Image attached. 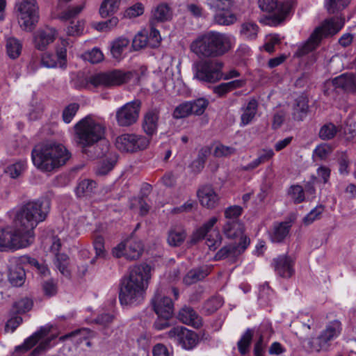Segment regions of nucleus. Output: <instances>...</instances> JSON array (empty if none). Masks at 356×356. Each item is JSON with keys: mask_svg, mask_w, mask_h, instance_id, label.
I'll list each match as a JSON object with an SVG mask.
<instances>
[{"mask_svg": "<svg viewBox=\"0 0 356 356\" xmlns=\"http://www.w3.org/2000/svg\"><path fill=\"white\" fill-rule=\"evenodd\" d=\"M49 209L50 202L45 198L23 205L15 215L14 227L0 230V252L13 251L31 245L34 241V229L45 220Z\"/></svg>", "mask_w": 356, "mask_h": 356, "instance_id": "obj_1", "label": "nucleus"}, {"mask_svg": "<svg viewBox=\"0 0 356 356\" xmlns=\"http://www.w3.org/2000/svg\"><path fill=\"white\" fill-rule=\"evenodd\" d=\"M150 271L151 268L147 264L131 269L129 277L121 282L119 299L122 305H138L143 300L151 277Z\"/></svg>", "mask_w": 356, "mask_h": 356, "instance_id": "obj_2", "label": "nucleus"}, {"mask_svg": "<svg viewBox=\"0 0 356 356\" xmlns=\"http://www.w3.org/2000/svg\"><path fill=\"white\" fill-rule=\"evenodd\" d=\"M70 156L71 154L67 148L56 142L38 144L31 153L34 165L43 172H51L63 165Z\"/></svg>", "mask_w": 356, "mask_h": 356, "instance_id": "obj_3", "label": "nucleus"}, {"mask_svg": "<svg viewBox=\"0 0 356 356\" xmlns=\"http://www.w3.org/2000/svg\"><path fill=\"white\" fill-rule=\"evenodd\" d=\"M190 47L200 58L220 56L231 48V37L218 31H208L198 36L191 43Z\"/></svg>", "mask_w": 356, "mask_h": 356, "instance_id": "obj_4", "label": "nucleus"}, {"mask_svg": "<svg viewBox=\"0 0 356 356\" xmlns=\"http://www.w3.org/2000/svg\"><path fill=\"white\" fill-rule=\"evenodd\" d=\"M74 129L76 144L85 151L104 138L106 128L100 121L86 116L74 125Z\"/></svg>", "mask_w": 356, "mask_h": 356, "instance_id": "obj_5", "label": "nucleus"}, {"mask_svg": "<svg viewBox=\"0 0 356 356\" xmlns=\"http://www.w3.org/2000/svg\"><path fill=\"white\" fill-rule=\"evenodd\" d=\"M345 23L344 18L333 17L324 21L321 26L315 29L307 40L300 44L295 53V56L302 57L314 51L323 38L337 33Z\"/></svg>", "mask_w": 356, "mask_h": 356, "instance_id": "obj_6", "label": "nucleus"}, {"mask_svg": "<svg viewBox=\"0 0 356 356\" xmlns=\"http://www.w3.org/2000/svg\"><path fill=\"white\" fill-rule=\"evenodd\" d=\"M341 330L342 325L339 321L329 322L318 337L309 339V348L316 353L329 351L332 341L341 334Z\"/></svg>", "mask_w": 356, "mask_h": 356, "instance_id": "obj_7", "label": "nucleus"}, {"mask_svg": "<svg viewBox=\"0 0 356 356\" xmlns=\"http://www.w3.org/2000/svg\"><path fill=\"white\" fill-rule=\"evenodd\" d=\"M51 327L52 326L50 325L41 327L39 330L27 338L22 345L16 347V350L27 351L42 340L31 353L32 356L40 355L42 351L49 348L51 341L56 338L55 335L46 337L51 332Z\"/></svg>", "mask_w": 356, "mask_h": 356, "instance_id": "obj_8", "label": "nucleus"}, {"mask_svg": "<svg viewBox=\"0 0 356 356\" xmlns=\"http://www.w3.org/2000/svg\"><path fill=\"white\" fill-rule=\"evenodd\" d=\"M222 63L218 60H201L193 65L194 77L201 81L215 83L222 78Z\"/></svg>", "mask_w": 356, "mask_h": 356, "instance_id": "obj_9", "label": "nucleus"}, {"mask_svg": "<svg viewBox=\"0 0 356 356\" xmlns=\"http://www.w3.org/2000/svg\"><path fill=\"white\" fill-rule=\"evenodd\" d=\"M19 23L25 31H31L39 20V8L36 0H22L17 5Z\"/></svg>", "mask_w": 356, "mask_h": 356, "instance_id": "obj_10", "label": "nucleus"}, {"mask_svg": "<svg viewBox=\"0 0 356 356\" xmlns=\"http://www.w3.org/2000/svg\"><path fill=\"white\" fill-rule=\"evenodd\" d=\"M133 76L131 72L114 70L97 74L90 79V83L95 87H114L124 84Z\"/></svg>", "mask_w": 356, "mask_h": 356, "instance_id": "obj_11", "label": "nucleus"}, {"mask_svg": "<svg viewBox=\"0 0 356 356\" xmlns=\"http://www.w3.org/2000/svg\"><path fill=\"white\" fill-rule=\"evenodd\" d=\"M149 142V137L135 134H125L116 138L115 145L122 152H135L146 149Z\"/></svg>", "mask_w": 356, "mask_h": 356, "instance_id": "obj_12", "label": "nucleus"}, {"mask_svg": "<svg viewBox=\"0 0 356 356\" xmlns=\"http://www.w3.org/2000/svg\"><path fill=\"white\" fill-rule=\"evenodd\" d=\"M143 244L139 239L129 238L119 243L112 250L114 257H124L128 260H136L143 252Z\"/></svg>", "mask_w": 356, "mask_h": 356, "instance_id": "obj_13", "label": "nucleus"}, {"mask_svg": "<svg viewBox=\"0 0 356 356\" xmlns=\"http://www.w3.org/2000/svg\"><path fill=\"white\" fill-rule=\"evenodd\" d=\"M141 102L138 99L128 102L119 108L115 114L118 124L127 127L136 123L139 117Z\"/></svg>", "mask_w": 356, "mask_h": 356, "instance_id": "obj_14", "label": "nucleus"}, {"mask_svg": "<svg viewBox=\"0 0 356 356\" xmlns=\"http://www.w3.org/2000/svg\"><path fill=\"white\" fill-rule=\"evenodd\" d=\"M154 312L159 318H170L173 314L174 305L172 300L157 291L152 300Z\"/></svg>", "mask_w": 356, "mask_h": 356, "instance_id": "obj_15", "label": "nucleus"}, {"mask_svg": "<svg viewBox=\"0 0 356 356\" xmlns=\"http://www.w3.org/2000/svg\"><path fill=\"white\" fill-rule=\"evenodd\" d=\"M57 35V31L54 28L45 26L40 29L33 35L34 46L37 49L43 51L55 40Z\"/></svg>", "mask_w": 356, "mask_h": 356, "instance_id": "obj_16", "label": "nucleus"}, {"mask_svg": "<svg viewBox=\"0 0 356 356\" xmlns=\"http://www.w3.org/2000/svg\"><path fill=\"white\" fill-rule=\"evenodd\" d=\"M271 264L276 274L283 278L291 277L295 272L294 261L287 255H279L273 259Z\"/></svg>", "mask_w": 356, "mask_h": 356, "instance_id": "obj_17", "label": "nucleus"}, {"mask_svg": "<svg viewBox=\"0 0 356 356\" xmlns=\"http://www.w3.org/2000/svg\"><path fill=\"white\" fill-rule=\"evenodd\" d=\"M250 245L248 237L241 238V241L236 244H229L222 248L216 254V259H223L227 257H236L241 254Z\"/></svg>", "mask_w": 356, "mask_h": 356, "instance_id": "obj_18", "label": "nucleus"}, {"mask_svg": "<svg viewBox=\"0 0 356 356\" xmlns=\"http://www.w3.org/2000/svg\"><path fill=\"white\" fill-rule=\"evenodd\" d=\"M197 197L200 204L208 209L216 207L219 201L218 195L211 186L205 185L197 191Z\"/></svg>", "mask_w": 356, "mask_h": 356, "instance_id": "obj_19", "label": "nucleus"}, {"mask_svg": "<svg viewBox=\"0 0 356 356\" xmlns=\"http://www.w3.org/2000/svg\"><path fill=\"white\" fill-rule=\"evenodd\" d=\"M129 44V40L123 36L113 40L109 45L112 58L118 61L122 60L127 55Z\"/></svg>", "mask_w": 356, "mask_h": 356, "instance_id": "obj_20", "label": "nucleus"}, {"mask_svg": "<svg viewBox=\"0 0 356 356\" xmlns=\"http://www.w3.org/2000/svg\"><path fill=\"white\" fill-rule=\"evenodd\" d=\"M291 226L292 222L290 220L274 223L269 232L270 241L273 243L282 242L289 236Z\"/></svg>", "mask_w": 356, "mask_h": 356, "instance_id": "obj_21", "label": "nucleus"}, {"mask_svg": "<svg viewBox=\"0 0 356 356\" xmlns=\"http://www.w3.org/2000/svg\"><path fill=\"white\" fill-rule=\"evenodd\" d=\"M258 102L255 99H251L244 104L241 108V127H245L252 122L258 110Z\"/></svg>", "mask_w": 356, "mask_h": 356, "instance_id": "obj_22", "label": "nucleus"}, {"mask_svg": "<svg viewBox=\"0 0 356 356\" xmlns=\"http://www.w3.org/2000/svg\"><path fill=\"white\" fill-rule=\"evenodd\" d=\"M178 319L183 323L198 328L202 325L201 317L190 307H184L178 314Z\"/></svg>", "mask_w": 356, "mask_h": 356, "instance_id": "obj_23", "label": "nucleus"}, {"mask_svg": "<svg viewBox=\"0 0 356 356\" xmlns=\"http://www.w3.org/2000/svg\"><path fill=\"white\" fill-rule=\"evenodd\" d=\"M159 112L156 109L148 111L144 115L143 121V129L149 136V138L154 135L158 128Z\"/></svg>", "mask_w": 356, "mask_h": 356, "instance_id": "obj_24", "label": "nucleus"}, {"mask_svg": "<svg viewBox=\"0 0 356 356\" xmlns=\"http://www.w3.org/2000/svg\"><path fill=\"white\" fill-rule=\"evenodd\" d=\"M243 225L240 220L225 222L222 227V232L228 238L235 239L240 238V241L243 237Z\"/></svg>", "mask_w": 356, "mask_h": 356, "instance_id": "obj_25", "label": "nucleus"}, {"mask_svg": "<svg viewBox=\"0 0 356 356\" xmlns=\"http://www.w3.org/2000/svg\"><path fill=\"white\" fill-rule=\"evenodd\" d=\"M335 88H341L344 91L356 92V78L352 74H343L332 80Z\"/></svg>", "mask_w": 356, "mask_h": 356, "instance_id": "obj_26", "label": "nucleus"}, {"mask_svg": "<svg viewBox=\"0 0 356 356\" xmlns=\"http://www.w3.org/2000/svg\"><path fill=\"white\" fill-rule=\"evenodd\" d=\"M309 111L308 100L305 97L300 96L296 99L293 108L292 115L294 120L298 121L303 120Z\"/></svg>", "mask_w": 356, "mask_h": 356, "instance_id": "obj_27", "label": "nucleus"}, {"mask_svg": "<svg viewBox=\"0 0 356 356\" xmlns=\"http://www.w3.org/2000/svg\"><path fill=\"white\" fill-rule=\"evenodd\" d=\"M186 238V230L181 227H172L168 234L167 241L172 247L180 246Z\"/></svg>", "mask_w": 356, "mask_h": 356, "instance_id": "obj_28", "label": "nucleus"}, {"mask_svg": "<svg viewBox=\"0 0 356 356\" xmlns=\"http://www.w3.org/2000/svg\"><path fill=\"white\" fill-rule=\"evenodd\" d=\"M217 222L218 218L216 216L211 217L209 220L205 222L200 228L194 232L190 241L191 243L195 244L199 241L203 239Z\"/></svg>", "mask_w": 356, "mask_h": 356, "instance_id": "obj_29", "label": "nucleus"}, {"mask_svg": "<svg viewBox=\"0 0 356 356\" xmlns=\"http://www.w3.org/2000/svg\"><path fill=\"white\" fill-rule=\"evenodd\" d=\"M122 0H104L99 7V13L102 17L106 18L118 12Z\"/></svg>", "mask_w": 356, "mask_h": 356, "instance_id": "obj_30", "label": "nucleus"}, {"mask_svg": "<svg viewBox=\"0 0 356 356\" xmlns=\"http://www.w3.org/2000/svg\"><path fill=\"white\" fill-rule=\"evenodd\" d=\"M171 17L172 12L170 8L166 4L161 3L152 10L151 22L152 23L154 22H162L169 20Z\"/></svg>", "mask_w": 356, "mask_h": 356, "instance_id": "obj_31", "label": "nucleus"}, {"mask_svg": "<svg viewBox=\"0 0 356 356\" xmlns=\"http://www.w3.org/2000/svg\"><path fill=\"white\" fill-rule=\"evenodd\" d=\"M179 343L185 349H192L197 343V336L194 332L184 327Z\"/></svg>", "mask_w": 356, "mask_h": 356, "instance_id": "obj_32", "label": "nucleus"}, {"mask_svg": "<svg viewBox=\"0 0 356 356\" xmlns=\"http://www.w3.org/2000/svg\"><path fill=\"white\" fill-rule=\"evenodd\" d=\"M214 16V21L220 25L228 26L235 22L236 16L232 13L229 8L218 9Z\"/></svg>", "mask_w": 356, "mask_h": 356, "instance_id": "obj_33", "label": "nucleus"}, {"mask_svg": "<svg viewBox=\"0 0 356 356\" xmlns=\"http://www.w3.org/2000/svg\"><path fill=\"white\" fill-rule=\"evenodd\" d=\"M6 48L8 56L15 59L21 54L22 44L17 38L10 37L6 39Z\"/></svg>", "mask_w": 356, "mask_h": 356, "instance_id": "obj_34", "label": "nucleus"}, {"mask_svg": "<svg viewBox=\"0 0 356 356\" xmlns=\"http://www.w3.org/2000/svg\"><path fill=\"white\" fill-rule=\"evenodd\" d=\"M294 7V2L292 0H287L280 5L277 4L275 19L277 22H282L286 17L291 12Z\"/></svg>", "mask_w": 356, "mask_h": 356, "instance_id": "obj_35", "label": "nucleus"}, {"mask_svg": "<svg viewBox=\"0 0 356 356\" xmlns=\"http://www.w3.org/2000/svg\"><path fill=\"white\" fill-rule=\"evenodd\" d=\"M254 332L251 329H247L237 343L239 353L245 355L249 351V348L253 337Z\"/></svg>", "mask_w": 356, "mask_h": 356, "instance_id": "obj_36", "label": "nucleus"}, {"mask_svg": "<svg viewBox=\"0 0 356 356\" xmlns=\"http://www.w3.org/2000/svg\"><path fill=\"white\" fill-rule=\"evenodd\" d=\"M8 279L13 286H20L24 284L25 272L20 266H16L13 269H10Z\"/></svg>", "mask_w": 356, "mask_h": 356, "instance_id": "obj_37", "label": "nucleus"}, {"mask_svg": "<svg viewBox=\"0 0 356 356\" xmlns=\"http://www.w3.org/2000/svg\"><path fill=\"white\" fill-rule=\"evenodd\" d=\"M96 188V182L90 179H84L79 182L76 193L79 197L88 195L91 194Z\"/></svg>", "mask_w": 356, "mask_h": 356, "instance_id": "obj_38", "label": "nucleus"}, {"mask_svg": "<svg viewBox=\"0 0 356 356\" xmlns=\"http://www.w3.org/2000/svg\"><path fill=\"white\" fill-rule=\"evenodd\" d=\"M54 264L62 275L65 277L70 276L69 257L65 254H56Z\"/></svg>", "mask_w": 356, "mask_h": 356, "instance_id": "obj_39", "label": "nucleus"}, {"mask_svg": "<svg viewBox=\"0 0 356 356\" xmlns=\"http://www.w3.org/2000/svg\"><path fill=\"white\" fill-rule=\"evenodd\" d=\"M339 128L334 124L329 122L323 125L318 132V136L323 140L332 139L339 131Z\"/></svg>", "mask_w": 356, "mask_h": 356, "instance_id": "obj_40", "label": "nucleus"}, {"mask_svg": "<svg viewBox=\"0 0 356 356\" xmlns=\"http://www.w3.org/2000/svg\"><path fill=\"white\" fill-rule=\"evenodd\" d=\"M207 275V272L202 269H193L184 276L183 281L186 285H191L204 279Z\"/></svg>", "mask_w": 356, "mask_h": 356, "instance_id": "obj_41", "label": "nucleus"}, {"mask_svg": "<svg viewBox=\"0 0 356 356\" xmlns=\"http://www.w3.org/2000/svg\"><path fill=\"white\" fill-rule=\"evenodd\" d=\"M350 0H326L325 6L329 13L334 14L348 6Z\"/></svg>", "mask_w": 356, "mask_h": 356, "instance_id": "obj_42", "label": "nucleus"}, {"mask_svg": "<svg viewBox=\"0 0 356 356\" xmlns=\"http://www.w3.org/2000/svg\"><path fill=\"white\" fill-rule=\"evenodd\" d=\"M146 47H149L148 32L147 31H142L138 33L134 38L132 47L134 50L138 51Z\"/></svg>", "mask_w": 356, "mask_h": 356, "instance_id": "obj_43", "label": "nucleus"}, {"mask_svg": "<svg viewBox=\"0 0 356 356\" xmlns=\"http://www.w3.org/2000/svg\"><path fill=\"white\" fill-rule=\"evenodd\" d=\"M258 26L252 22H245L241 25V34L246 39H254L258 33Z\"/></svg>", "mask_w": 356, "mask_h": 356, "instance_id": "obj_44", "label": "nucleus"}, {"mask_svg": "<svg viewBox=\"0 0 356 356\" xmlns=\"http://www.w3.org/2000/svg\"><path fill=\"white\" fill-rule=\"evenodd\" d=\"M25 168L26 163L24 161H18L8 166L5 172L11 178L15 179L23 173Z\"/></svg>", "mask_w": 356, "mask_h": 356, "instance_id": "obj_45", "label": "nucleus"}, {"mask_svg": "<svg viewBox=\"0 0 356 356\" xmlns=\"http://www.w3.org/2000/svg\"><path fill=\"white\" fill-rule=\"evenodd\" d=\"M191 104V113L197 115H201L204 113L209 105V102L204 98H199L190 102Z\"/></svg>", "mask_w": 356, "mask_h": 356, "instance_id": "obj_46", "label": "nucleus"}, {"mask_svg": "<svg viewBox=\"0 0 356 356\" xmlns=\"http://www.w3.org/2000/svg\"><path fill=\"white\" fill-rule=\"evenodd\" d=\"M222 236L218 230L207 235L206 243L211 250H216L221 244Z\"/></svg>", "mask_w": 356, "mask_h": 356, "instance_id": "obj_47", "label": "nucleus"}, {"mask_svg": "<svg viewBox=\"0 0 356 356\" xmlns=\"http://www.w3.org/2000/svg\"><path fill=\"white\" fill-rule=\"evenodd\" d=\"M243 208L238 205L227 207L224 212L225 222L239 220L238 218L242 214Z\"/></svg>", "mask_w": 356, "mask_h": 356, "instance_id": "obj_48", "label": "nucleus"}, {"mask_svg": "<svg viewBox=\"0 0 356 356\" xmlns=\"http://www.w3.org/2000/svg\"><path fill=\"white\" fill-rule=\"evenodd\" d=\"M190 102H184L175 108L173 112V117L176 119L186 118L192 114Z\"/></svg>", "mask_w": 356, "mask_h": 356, "instance_id": "obj_49", "label": "nucleus"}, {"mask_svg": "<svg viewBox=\"0 0 356 356\" xmlns=\"http://www.w3.org/2000/svg\"><path fill=\"white\" fill-rule=\"evenodd\" d=\"M83 57L91 63H98L103 60L104 54L99 49L95 47L90 51L86 52Z\"/></svg>", "mask_w": 356, "mask_h": 356, "instance_id": "obj_50", "label": "nucleus"}, {"mask_svg": "<svg viewBox=\"0 0 356 356\" xmlns=\"http://www.w3.org/2000/svg\"><path fill=\"white\" fill-rule=\"evenodd\" d=\"M236 153V149L231 146H226L218 143L215 146L213 155L216 157L229 156Z\"/></svg>", "mask_w": 356, "mask_h": 356, "instance_id": "obj_51", "label": "nucleus"}, {"mask_svg": "<svg viewBox=\"0 0 356 356\" xmlns=\"http://www.w3.org/2000/svg\"><path fill=\"white\" fill-rule=\"evenodd\" d=\"M289 195L296 204L301 203L305 200L304 190L301 186H292L289 191Z\"/></svg>", "mask_w": 356, "mask_h": 356, "instance_id": "obj_52", "label": "nucleus"}, {"mask_svg": "<svg viewBox=\"0 0 356 356\" xmlns=\"http://www.w3.org/2000/svg\"><path fill=\"white\" fill-rule=\"evenodd\" d=\"M79 108L77 103H72L67 106L63 111V120L65 123H70Z\"/></svg>", "mask_w": 356, "mask_h": 356, "instance_id": "obj_53", "label": "nucleus"}, {"mask_svg": "<svg viewBox=\"0 0 356 356\" xmlns=\"http://www.w3.org/2000/svg\"><path fill=\"white\" fill-rule=\"evenodd\" d=\"M324 211V207L319 205L313 209L304 218L303 222L306 225H309L314 222L316 220L320 218L321 215Z\"/></svg>", "mask_w": 356, "mask_h": 356, "instance_id": "obj_54", "label": "nucleus"}, {"mask_svg": "<svg viewBox=\"0 0 356 356\" xmlns=\"http://www.w3.org/2000/svg\"><path fill=\"white\" fill-rule=\"evenodd\" d=\"M84 29V23L79 20L72 19L70 24L67 28V33L70 35H81Z\"/></svg>", "mask_w": 356, "mask_h": 356, "instance_id": "obj_55", "label": "nucleus"}, {"mask_svg": "<svg viewBox=\"0 0 356 356\" xmlns=\"http://www.w3.org/2000/svg\"><path fill=\"white\" fill-rule=\"evenodd\" d=\"M119 22V19L117 17H112L111 19L105 21L99 22L95 24V29L101 31H108L115 28Z\"/></svg>", "mask_w": 356, "mask_h": 356, "instance_id": "obj_56", "label": "nucleus"}, {"mask_svg": "<svg viewBox=\"0 0 356 356\" xmlns=\"http://www.w3.org/2000/svg\"><path fill=\"white\" fill-rule=\"evenodd\" d=\"M33 306V301L27 298H22L14 304V308L16 312L24 313L29 311Z\"/></svg>", "mask_w": 356, "mask_h": 356, "instance_id": "obj_57", "label": "nucleus"}, {"mask_svg": "<svg viewBox=\"0 0 356 356\" xmlns=\"http://www.w3.org/2000/svg\"><path fill=\"white\" fill-rule=\"evenodd\" d=\"M233 0H207V4L213 10L229 8Z\"/></svg>", "mask_w": 356, "mask_h": 356, "instance_id": "obj_58", "label": "nucleus"}, {"mask_svg": "<svg viewBox=\"0 0 356 356\" xmlns=\"http://www.w3.org/2000/svg\"><path fill=\"white\" fill-rule=\"evenodd\" d=\"M259 8L266 13H271L277 8V0H258Z\"/></svg>", "mask_w": 356, "mask_h": 356, "instance_id": "obj_59", "label": "nucleus"}, {"mask_svg": "<svg viewBox=\"0 0 356 356\" xmlns=\"http://www.w3.org/2000/svg\"><path fill=\"white\" fill-rule=\"evenodd\" d=\"M161 38L159 31L152 27L149 33H148V44L149 47L155 48L158 47L161 42Z\"/></svg>", "mask_w": 356, "mask_h": 356, "instance_id": "obj_60", "label": "nucleus"}, {"mask_svg": "<svg viewBox=\"0 0 356 356\" xmlns=\"http://www.w3.org/2000/svg\"><path fill=\"white\" fill-rule=\"evenodd\" d=\"M144 12V7L142 3H136L126 10L124 16L129 18L136 17L141 15Z\"/></svg>", "mask_w": 356, "mask_h": 356, "instance_id": "obj_61", "label": "nucleus"}, {"mask_svg": "<svg viewBox=\"0 0 356 356\" xmlns=\"http://www.w3.org/2000/svg\"><path fill=\"white\" fill-rule=\"evenodd\" d=\"M332 152L331 147L327 144H321L314 149V154L320 159H325Z\"/></svg>", "mask_w": 356, "mask_h": 356, "instance_id": "obj_62", "label": "nucleus"}, {"mask_svg": "<svg viewBox=\"0 0 356 356\" xmlns=\"http://www.w3.org/2000/svg\"><path fill=\"white\" fill-rule=\"evenodd\" d=\"M42 288L44 294L49 297L53 296L57 293L56 284L53 280L44 282L42 284Z\"/></svg>", "mask_w": 356, "mask_h": 356, "instance_id": "obj_63", "label": "nucleus"}, {"mask_svg": "<svg viewBox=\"0 0 356 356\" xmlns=\"http://www.w3.org/2000/svg\"><path fill=\"white\" fill-rule=\"evenodd\" d=\"M94 248L97 257L104 255V240L102 236H97L93 241Z\"/></svg>", "mask_w": 356, "mask_h": 356, "instance_id": "obj_64", "label": "nucleus"}]
</instances>
